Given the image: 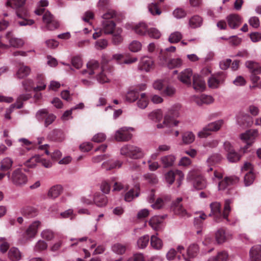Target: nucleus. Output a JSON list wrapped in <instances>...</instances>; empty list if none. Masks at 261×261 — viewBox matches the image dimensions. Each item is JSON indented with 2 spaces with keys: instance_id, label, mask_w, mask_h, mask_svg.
Instances as JSON below:
<instances>
[{
  "instance_id": "nucleus-19",
  "label": "nucleus",
  "mask_w": 261,
  "mask_h": 261,
  "mask_svg": "<svg viewBox=\"0 0 261 261\" xmlns=\"http://www.w3.org/2000/svg\"><path fill=\"white\" fill-rule=\"evenodd\" d=\"M193 100L199 106L203 104L210 105L214 101V98L212 96L206 94H201L197 96H195L193 97Z\"/></svg>"
},
{
  "instance_id": "nucleus-17",
  "label": "nucleus",
  "mask_w": 261,
  "mask_h": 261,
  "mask_svg": "<svg viewBox=\"0 0 261 261\" xmlns=\"http://www.w3.org/2000/svg\"><path fill=\"white\" fill-rule=\"evenodd\" d=\"M165 216H154L151 217L149 221V225L156 231L162 229L164 226Z\"/></svg>"
},
{
  "instance_id": "nucleus-8",
  "label": "nucleus",
  "mask_w": 261,
  "mask_h": 261,
  "mask_svg": "<svg viewBox=\"0 0 261 261\" xmlns=\"http://www.w3.org/2000/svg\"><path fill=\"white\" fill-rule=\"evenodd\" d=\"M180 121L177 120L175 117L165 113L164 116L163 121L162 123H159L156 127L159 129L167 128L171 130L174 127L178 126Z\"/></svg>"
},
{
  "instance_id": "nucleus-63",
  "label": "nucleus",
  "mask_w": 261,
  "mask_h": 261,
  "mask_svg": "<svg viewBox=\"0 0 261 261\" xmlns=\"http://www.w3.org/2000/svg\"><path fill=\"white\" fill-rule=\"evenodd\" d=\"M10 247L9 243L6 241L5 238H0V251L3 253H6Z\"/></svg>"
},
{
  "instance_id": "nucleus-6",
  "label": "nucleus",
  "mask_w": 261,
  "mask_h": 261,
  "mask_svg": "<svg viewBox=\"0 0 261 261\" xmlns=\"http://www.w3.org/2000/svg\"><path fill=\"white\" fill-rule=\"evenodd\" d=\"M258 136V132L257 129H251L246 131L240 135V139L242 141L246 143V145L243 148L245 152L249 146L252 145Z\"/></svg>"
},
{
  "instance_id": "nucleus-35",
  "label": "nucleus",
  "mask_w": 261,
  "mask_h": 261,
  "mask_svg": "<svg viewBox=\"0 0 261 261\" xmlns=\"http://www.w3.org/2000/svg\"><path fill=\"white\" fill-rule=\"evenodd\" d=\"M231 203V201L229 199H226L225 201L224 206L223 213L222 214V219L226 220L227 222H229L230 224L233 225L234 222H230L229 219H228V215L229 212L231 211V206L230 204Z\"/></svg>"
},
{
  "instance_id": "nucleus-42",
  "label": "nucleus",
  "mask_w": 261,
  "mask_h": 261,
  "mask_svg": "<svg viewBox=\"0 0 261 261\" xmlns=\"http://www.w3.org/2000/svg\"><path fill=\"white\" fill-rule=\"evenodd\" d=\"M149 99L145 93H142L140 94V97L138 98L137 105V106L141 109H145L148 105Z\"/></svg>"
},
{
  "instance_id": "nucleus-11",
  "label": "nucleus",
  "mask_w": 261,
  "mask_h": 261,
  "mask_svg": "<svg viewBox=\"0 0 261 261\" xmlns=\"http://www.w3.org/2000/svg\"><path fill=\"white\" fill-rule=\"evenodd\" d=\"M224 148L227 153V159L229 162H236L241 159V156L234 150L231 144L228 142L224 143Z\"/></svg>"
},
{
  "instance_id": "nucleus-53",
  "label": "nucleus",
  "mask_w": 261,
  "mask_h": 261,
  "mask_svg": "<svg viewBox=\"0 0 261 261\" xmlns=\"http://www.w3.org/2000/svg\"><path fill=\"white\" fill-rule=\"evenodd\" d=\"M199 250V248L197 245L193 244L190 245L187 249V255L189 258L195 257Z\"/></svg>"
},
{
  "instance_id": "nucleus-49",
  "label": "nucleus",
  "mask_w": 261,
  "mask_h": 261,
  "mask_svg": "<svg viewBox=\"0 0 261 261\" xmlns=\"http://www.w3.org/2000/svg\"><path fill=\"white\" fill-rule=\"evenodd\" d=\"M22 107V103L20 101H17L16 103L12 104L10 106L9 109H7L5 115L6 119H10L11 118L10 114L13 111L14 108L20 109Z\"/></svg>"
},
{
  "instance_id": "nucleus-34",
  "label": "nucleus",
  "mask_w": 261,
  "mask_h": 261,
  "mask_svg": "<svg viewBox=\"0 0 261 261\" xmlns=\"http://www.w3.org/2000/svg\"><path fill=\"white\" fill-rule=\"evenodd\" d=\"M145 155L144 152L141 148L136 146L132 145L130 158L133 159H140L144 157Z\"/></svg>"
},
{
  "instance_id": "nucleus-57",
  "label": "nucleus",
  "mask_w": 261,
  "mask_h": 261,
  "mask_svg": "<svg viewBox=\"0 0 261 261\" xmlns=\"http://www.w3.org/2000/svg\"><path fill=\"white\" fill-rule=\"evenodd\" d=\"M112 251L118 254H122L125 251L126 248L123 245L120 243H116L112 246Z\"/></svg>"
},
{
  "instance_id": "nucleus-12",
  "label": "nucleus",
  "mask_w": 261,
  "mask_h": 261,
  "mask_svg": "<svg viewBox=\"0 0 261 261\" xmlns=\"http://www.w3.org/2000/svg\"><path fill=\"white\" fill-rule=\"evenodd\" d=\"M41 225V223L39 221H35L32 222L24 233V239L28 240L35 238Z\"/></svg>"
},
{
  "instance_id": "nucleus-37",
  "label": "nucleus",
  "mask_w": 261,
  "mask_h": 261,
  "mask_svg": "<svg viewBox=\"0 0 261 261\" xmlns=\"http://www.w3.org/2000/svg\"><path fill=\"white\" fill-rule=\"evenodd\" d=\"M63 188L61 185H57L53 186L48 192V196L55 199L58 197L62 192Z\"/></svg>"
},
{
  "instance_id": "nucleus-47",
  "label": "nucleus",
  "mask_w": 261,
  "mask_h": 261,
  "mask_svg": "<svg viewBox=\"0 0 261 261\" xmlns=\"http://www.w3.org/2000/svg\"><path fill=\"white\" fill-rule=\"evenodd\" d=\"M22 215L28 217H33L36 214V209L31 206H25L21 209Z\"/></svg>"
},
{
  "instance_id": "nucleus-15",
  "label": "nucleus",
  "mask_w": 261,
  "mask_h": 261,
  "mask_svg": "<svg viewBox=\"0 0 261 261\" xmlns=\"http://www.w3.org/2000/svg\"><path fill=\"white\" fill-rule=\"evenodd\" d=\"M112 59L116 60L119 64H131L137 61L136 57H129L127 54H116L113 55Z\"/></svg>"
},
{
  "instance_id": "nucleus-10",
  "label": "nucleus",
  "mask_w": 261,
  "mask_h": 261,
  "mask_svg": "<svg viewBox=\"0 0 261 261\" xmlns=\"http://www.w3.org/2000/svg\"><path fill=\"white\" fill-rule=\"evenodd\" d=\"M36 118L42 121L45 119L44 125L46 127L51 124L55 120L56 117L53 114H49L46 109H41L36 113Z\"/></svg>"
},
{
  "instance_id": "nucleus-36",
  "label": "nucleus",
  "mask_w": 261,
  "mask_h": 261,
  "mask_svg": "<svg viewBox=\"0 0 261 261\" xmlns=\"http://www.w3.org/2000/svg\"><path fill=\"white\" fill-rule=\"evenodd\" d=\"M158 236V234L156 233L150 237V245L153 249L160 250L163 247V243L162 240Z\"/></svg>"
},
{
  "instance_id": "nucleus-50",
  "label": "nucleus",
  "mask_w": 261,
  "mask_h": 261,
  "mask_svg": "<svg viewBox=\"0 0 261 261\" xmlns=\"http://www.w3.org/2000/svg\"><path fill=\"white\" fill-rule=\"evenodd\" d=\"M25 3V0H7V5L14 9L22 7Z\"/></svg>"
},
{
  "instance_id": "nucleus-58",
  "label": "nucleus",
  "mask_w": 261,
  "mask_h": 261,
  "mask_svg": "<svg viewBox=\"0 0 261 261\" xmlns=\"http://www.w3.org/2000/svg\"><path fill=\"white\" fill-rule=\"evenodd\" d=\"M173 15L176 19H181L186 16L187 12L182 8H177L173 11Z\"/></svg>"
},
{
  "instance_id": "nucleus-44",
  "label": "nucleus",
  "mask_w": 261,
  "mask_h": 261,
  "mask_svg": "<svg viewBox=\"0 0 261 261\" xmlns=\"http://www.w3.org/2000/svg\"><path fill=\"white\" fill-rule=\"evenodd\" d=\"M223 124L224 121L222 119H220L210 123L206 125V126L208 130L210 132H216L220 129Z\"/></svg>"
},
{
  "instance_id": "nucleus-51",
  "label": "nucleus",
  "mask_w": 261,
  "mask_h": 261,
  "mask_svg": "<svg viewBox=\"0 0 261 261\" xmlns=\"http://www.w3.org/2000/svg\"><path fill=\"white\" fill-rule=\"evenodd\" d=\"M106 11L102 15L101 17L104 20H108V19H112L116 17L117 12L114 10L110 8L107 9L105 10Z\"/></svg>"
},
{
  "instance_id": "nucleus-3",
  "label": "nucleus",
  "mask_w": 261,
  "mask_h": 261,
  "mask_svg": "<svg viewBox=\"0 0 261 261\" xmlns=\"http://www.w3.org/2000/svg\"><path fill=\"white\" fill-rule=\"evenodd\" d=\"M197 169H192L189 171L187 177L188 181H192L194 187L197 190H201L206 187L205 179L197 173Z\"/></svg>"
},
{
  "instance_id": "nucleus-9",
  "label": "nucleus",
  "mask_w": 261,
  "mask_h": 261,
  "mask_svg": "<svg viewBox=\"0 0 261 261\" xmlns=\"http://www.w3.org/2000/svg\"><path fill=\"white\" fill-rule=\"evenodd\" d=\"M249 70L251 72L250 80L253 83V85L250 86L251 89H254L255 88H261V82H259V77L258 74L261 73L260 66H248Z\"/></svg>"
},
{
  "instance_id": "nucleus-31",
  "label": "nucleus",
  "mask_w": 261,
  "mask_h": 261,
  "mask_svg": "<svg viewBox=\"0 0 261 261\" xmlns=\"http://www.w3.org/2000/svg\"><path fill=\"white\" fill-rule=\"evenodd\" d=\"M8 256L12 261H19L22 257V253L16 247H12L8 251Z\"/></svg>"
},
{
  "instance_id": "nucleus-28",
  "label": "nucleus",
  "mask_w": 261,
  "mask_h": 261,
  "mask_svg": "<svg viewBox=\"0 0 261 261\" xmlns=\"http://www.w3.org/2000/svg\"><path fill=\"white\" fill-rule=\"evenodd\" d=\"M122 163L123 162L119 160L108 161L103 162L102 164V167L106 170H111L121 168L122 165Z\"/></svg>"
},
{
  "instance_id": "nucleus-20",
  "label": "nucleus",
  "mask_w": 261,
  "mask_h": 261,
  "mask_svg": "<svg viewBox=\"0 0 261 261\" xmlns=\"http://www.w3.org/2000/svg\"><path fill=\"white\" fill-rule=\"evenodd\" d=\"M211 213L210 216L214 215L216 218V221L218 222L222 221V214L221 213V204L219 202H214L211 204Z\"/></svg>"
},
{
  "instance_id": "nucleus-43",
  "label": "nucleus",
  "mask_w": 261,
  "mask_h": 261,
  "mask_svg": "<svg viewBox=\"0 0 261 261\" xmlns=\"http://www.w3.org/2000/svg\"><path fill=\"white\" fill-rule=\"evenodd\" d=\"M195 139V136L193 132L187 131L182 135V141L185 144H190L193 143Z\"/></svg>"
},
{
  "instance_id": "nucleus-52",
  "label": "nucleus",
  "mask_w": 261,
  "mask_h": 261,
  "mask_svg": "<svg viewBox=\"0 0 261 261\" xmlns=\"http://www.w3.org/2000/svg\"><path fill=\"white\" fill-rule=\"evenodd\" d=\"M182 36L179 32H175L171 33L168 38V41L171 43L178 42L182 38Z\"/></svg>"
},
{
  "instance_id": "nucleus-32",
  "label": "nucleus",
  "mask_w": 261,
  "mask_h": 261,
  "mask_svg": "<svg viewBox=\"0 0 261 261\" xmlns=\"http://www.w3.org/2000/svg\"><path fill=\"white\" fill-rule=\"evenodd\" d=\"M15 76L17 79H23L29 75L31 69L29 66H17Z\"/></svg>"
},
{
  "instance_id": "nucleus-23",
  "label": "nucleus",
  "mask_w": 261,
  "mask_h": 261,
  "mask_svg": "<svg viewBox=\"0 0 261 261\" xmlns=\"http://www.w3.org/2000/svg\"><path fill=\"white\" fill-rule=\"evenodd\" d=\"M251 261H261V245L252 247L249 252Z\"/></svg>"
},
{
  "instance_id": "nucleus-56",
  "label": "nucleus",
  "mask_w": 261,
  "mask_h": 261,
  "mask_svg": "<svg viewBox=\"0 0 261 261\" xmlns=\"http://www.w3.org/2000/svg\"><path fill=\"white\" fill-rule=\"evenodd\" d=\"M175 176V170H170L165 174L166 182L169 185H172L174 182Z\"/></svg>"
},
{
  "instance_id": "nucleus-27",
  "label": "nucleus",
  "mask_w": 261,
  "mask_h": 261,
  "mask_svg": "<svg viewBox=\"0 0 261 261\" xmlns=\"http://www.w3.org/2000/svg\"><path fill=\"white\" fill-rule=\"evenodd\" d=\"M203 23L202 18L198 15H195L189 19L188 25L191 29H196L200 27Z\"/></svg>"
},
{
  "instance_id": "nucleus-62",
  "label": "nucleus",
  "mask_w": 261,
  "mask_h": 261,
  "mask_svg": "<svg viewBox=\"0 0 261 261\" xmlns=\"http://www.w3.org/2000/svg\"><path fill=\"white\" fill-rule=\"evenodd\" d=\"M255 176L252 172H248L244 177L245 186H248L252 184L254 180Z\"/></svg>"
},
{
  "instance_id": "nucleus-60",
  "label": "nucleus",
  "mask_w": 261,
  "mask_h": 261,
  "mask_svg": "<svg viewBox=\"0 0 261 261\" xmlns=\"http://www.w3.org/2000/svg\"><path fill=\"white\" fill-rule=\"evenodd\" d=\"M22 85L26 91L34 90V82L32 79H27L22 82Z\"/></svg>"
},
{
  "instance_id": "nucleus-24",
  "label": "nucleus",
  "mask_w": 261,
  "mask_h": 261,
  "mask_svg": "<svg viewBox=\"0 0 261 261\" xmlns=\"http://www.w3.org/2000/svg\"><path fill=\"white\" fill-rule=\"evenodd\" d=\"M102 25V30L106 34H112L116 32L114 31L116 24L113 20H103Z\"/></svg>"
},
{
  "instance_id": "nucleus-59",
  "label": "nucleus",
  "mask_w": 261,
  "mask_h": 261,
  "mask_svg": "<svg viewBox=\"0 0 261 261\" xmlns=\"http://www.w3.org/2000/svg\"><path fill=\"white\" fill-rule=\"evenodd\" d=\"M142 48L141 43L136 40L132 41L129 45V49L132 52H137Z\"/></svg>"
},
{
  "instance_id": "nucleus-13",
  "label": "nucleus",
  "mask_w": 261,
  "mask_h": 261,
  "mask_svg": "<svg viewBox=\"0 0 261 261\" xmlns=\"http://www.w3.org/2000/svg\"><path fill=\"white\" fill-rule=\"evenodd\" d=\"M231 238V233L223 228L218 229L215 233V239L218 244H222Z\"/></svg>"
},
{
  "instance_id": "nucleus-26",
  "label": "nucleus",
  "mask_w": 261,
  "mask_h": 261,
  "mask_svg": "<svg viewBox=\"0 0 261 261\" xmlns=\"http://www.w3.org/2000/svg\"><path fill=\"white\" fill-rule=\"evenodd\" d=\"M192 74V70L190 68H187L182 71L178 76L179 80L184 84L188 86L190 85L191 77Z\"/></svg>"
},
{
  "instance_id": "nucleus-54",
  "label": "nucleus",
  "mask_w": 261,
  "mask_h": 261,
  "mask_svg": "<svg viewBox=\"0 0 261 261\" xmlns=\"http://www.w3.org/2000/svg\"><path fill=\"white\" fill-rule=\"evenodd\" d=\"M222 159V156L219 154H214L210 156L207 160V163L208 166H212L219 163Z\"/></svg>"
},
{
  "instance_id": "nucleus-29",
  "label": "nucleus",
  "mask_w": 261,
  "mask_h": 261,
  "mask_svg": "<svg viewBox=\"0 0 261 261\" xmlns=\"http://www.w3.org/2000/svg\"><path fill=\"white\" fill-rule=\"evenodd\" d=\"M164 115L163 111L161 109H159L150 112L148 114V118L159 123H161V121L164 118Z\"/></svg>"
},
{
  "instance_id": "nucleus-33",
  "label": "nucleus",
  "mask_w": 261,
  "mask_h": 261,
  "mask_svg": "<svg viewBox=\"0 0 261 261\" xmlns=\"http://www.w3.org/2000/svg\"><path fill=\"white\" fill-rule=\"evenodd\" d=\"M133 30L138 35H145L148 34L147 25L144 22H140L133 27Z\"/></svg>"
},
{
  "instance_id": "nucleus-22",
  "label": "nucleus",
  "mask_w": 261,
  "mask_h": 261,
  "mask_svg": "<svg viewBox=\"0 0 261 261\" xmlns=\"http://www.w3.org/2000/svg\"><path fill=\"white\" fill-rule=\"evenodd\" d=\"M108 199L106 196L100 194L99 192H96L93 195V204H95L98 207H103L107 205Z\"/></svg>"
},
{
  "instance_id": "nucleus-61",
  "label": "nucleus",
  "mask_w": 261,
  "mask_h": 261,
  "mask_svg": "<svg viewBox=\"0 0 261 261\" xmlns=\"http://www.w3.org/2000/svg\"><path fill=\"white\" fill-rule=\"evenodd\" d=\"M47 248V243L43 240H39L34 247L35 251H41L45 250Z\"/></svg>"
},
{
  "instance_id": "nucleus-2",
  "label": "nucleus",
  "mask_w": 261,
  "mask_h": 261,
  "mask_svg": "<svg viewBox=\"0 0 261 261\" xmlns=\"http://www.w3.org/2000/svg\"><path fill=\"white\" fill-rule=\"evenodd\" d=\"M107 66H86L85 69L82 71V74L87 77L92 76L93 74L100 72L97 75V80L99 83L104 84L108 83L109 79L106 74V68Z\"/></svg>"
},
{
  "instance_id": "nucleus-38",
  "label": "nucleus",
  "mask_w": 261,
  "mask_h": 261,
  "mask_svg": "<svg viewBox=\"0 0 261 261\" xmlns=\"http://www.w3.org/2000/svg\"><path fill=\"white\" fill-rule=\"evenodd\" d=\"M37 86L34 88V91L37 92L44 90L46 85L44 82V77L42 74H38L36 76Z\"/></svg>"
},
{
  "instance_id": "nucleus-7",
  "label": "nucleus",
  "mask_w": 261,
  "mask_h": 261,
  "mask_svg": "<svg viewBox=\"0 0 261 261\" xmlns=\"http://www.w3.org/2000/svg\"><path fill=\"white\" fill-rule=\"evenodd\" d=\"M134 130V128L132 127H122L115 132L114 139L118 142L128 141L132 137V134L130 132Z\"/></svg>"
},
{
  "instance_id": "nucleus-46",
  "label": "nucleus",
  "mask_w": 261,
  "mask_h": 261,
  "mask_svg": "<svg viewBox=\"0 0 261 261\" xmlns=\"http://www.w3.org/2000/svg\"><path fill=\"white\" fill-rule=\"evenodd\" d=\"M139 196V188H136V189H131L127 192L125 195L124 199L126 201L130 202L135 198Z\"/></svg>"
},
{
  "instance_id": "nucleus-14",
  "label": "nucleus",
  "mask_w": 261,
  "mask_h": 261,
  "mask_svg": "<svg viewBox=\"0 0 261 261\" xmlns=\"http://www.w3.org/2000/svg\"><path fill=\"white\" fill-rule=\"evenodd\" d=\"M181 200L182 199L181 198H178L176 200L172 203L171 208L176 215L185 218L189 217L191 215L182 207L181 204H180V202Z\"/></svg>"
},
{
  "instance_id": "nucleus-45",
  "label": "nucleus",
  "mask_w": 261,
  "mask_h": 261,
  "mask_svg": "<svg viewBox=\"0 0 261 261\" xmlns=\"http://www.w3.org/2000/svg\"><path fill=\"white\" fill-rule=\"evenodd\" d=\"M180 109L181 105L179 103H175L169 108L166 113L177 118L180 115L179 111Z\"/></svg>"
},
{
  "instance_id": "nucleus-48",
  "label": "nucleus",
  "mask_w": 261,
  "mask_h": 261,
  "mask_svg": "<svg viewBox=\"0 0 261 261\" xmlns=\"http://www.w3.org/2000/svg\"><path fill=\"white\" fill-rule=\"evenodd\" d=\"M149 240V236L147 234L141 237L137 241L138 247L140 249L145 248L148 244Z\"/></svg>"
},
{
  "instance_id": "nucleus-41",
  "label": "nucleus",
  "mask_w": 261,
  "mask_h": 261,
  "mask_svg": "<svg viewBox=\"0 0 261 261\" xmlns=\"http://www.w3.org/2000/svg\"><path fill=\"white\" fill-rule=\"evenodd\" d=\"M13 163V161L11 158L6 157L1 162L0 169L3 171H7L11 168Z\"/></svg>"
},
{
  "instance_id": "nucleus-21",
  "label": "nucleus",
  "mask_w": 261,
  "mask_h": 261,
  "mask_svg": "<svg viewBox=\"0 0 261 261\" xmlns=\"http://www.w3.org/2000/svg\"><path fill=\"white\" fill-rule=\"evenodd\" d=\"M228 25L232 29L238 28L242 23L241 17L237 14H231L226 18Z\"/></svg>"
},
{
  "instance_id": "nucleus-30",
  "label": "nucleus",
  "mask_w": 261,
  "mask_h": 261,
  "mask_svg": "<svg viewBox=\"0 0 261 261\" xmlns=\"http://www.w3.org/2000/svg\"><path fill=\"white\" fill-rule=\"evenodd\" d=\"M139 94L138 89L134 88L129 89L126 92L125 96V100L126 101L130 103L135 102L139 98Z\"/></svg>"
},
{
  "instance_id": "nucleus-40",
  "label": "nucleus",
  "mask_w": 261,
  "mask_h": 261,
  "mask_svg": "<svg viewBox=\"0 0 261 261\" xmlns=\"http://www.w3.org/2000/svg\"><path fill=\"white\" fill-rule=\"evenodd\" d=\"M40 155L36 154L32 156L23 163V165L29 168H34L36 167L37 163H39Z\"/></svg>"
},
{
  "instance_id": "nucleus-5",
  "label": "nucleus",
  "mask_w": 261,
  "mask_h": 261,
  "mask_svg": "<svg viewBox=\"0 0 261 261\" xmlns=\"http://www.w3.org/2000/svg\"><path fill=\"white\" fill-rule=\"evenodd\" d=\"M10 179L15 186L19 187L26 185L28 181L27 176L22 172L20 168L13 171Z\"/></svg>"
},
{
  "instance_id": "nucleus-39",
  "label": "nucleus",
  "mask_w": 261,
  "mask_h": 261,
  "mask_svg": "<svg viewBox=\"0 0 261 261\" xmlns=\"http://www.w3.org/2000/svg\"><path fill=\"white\" fill-rule=\"evenodd\" d=\"M228 259V254L225 251L218 252L215 256L210 257L207 261H227Z\"/></svg>"
},
{
  "instance_id": "nucleus-25",
  "label": "nucleus",
  "mask_w": 261,
  "mask_h": 261,
  "mask_svg": "<svg viewBox=\"0 0 261 261\" xmlns=\"http://www.w3.org/2000/svg\"><path fill=\"white\" fill-rule=\"evenodd\" d=\"M175 160V156L172 154L163 155L160 159V162L164 168L172 167L174 165Z\"/></svg>"
},
{
  "instance_id": "nucleus-16",
  "label": "nucleus",
  "mask_w": 261,
  "mask_h": 261,
  "mask_svg": "<svg viewBox=\"0 0 261 261\" xmlns=\"http://www.w3.org/2000/svg\"><path fill=\"white\" fill-rule=\"evenodd\" d=\"M225 77V74L222 72L213 75L208 80L209 87L212 89L217 88L224 82Z\"/></svg>"
},
{
  "instance_id": "nucleus-4",
  "label": "nucleus",
  "mask_w": 261,
  "mask_h": 261,
  "mask_svg": "<svg viewBox=\"0 0 261 261\" xmlns=\"http://www.w3.org/2000/svg\"><path fill=\"white\" fill-rule=\"evenodd\" d=\"M5 38L9 43V45L3 43L0 37V47L19 48L24 44V41L21 38L16 37L12 32H8L5 35Z\"/></svg>"
},
{
  "instance_id": "nucleus-18",
  "label": "nucleus",
  "mask_w": 261,
  "mask_h": 261,
  "mask_svg": "<svg viewBox=\"0 0 261 261\" xmlns=\"http://www.w3.org/2000/svg\"><path fill=\"white\" fill-rule=\"evenodd\" d=\"M193 86L195 90L202 91L206 87L205 81L202 76L197 74H194L193 76Z\"/></svg>"
},
{
  "instance_id": "nucleus-55",
  "label": "nucleus",
  "mask_w": 261,
  "mask_h": 261,
  "mask_svg": "<svg viewBox=\"0 0 261 261\" xmlns=\"http://www.w3.org/2000/svg\"><path fill=\"white\" fill-rule=\"evenodd\" d=\"M41 237L42 239L47 241H50L54 238V232L49 229H45L41 232Z\"/></svg>"
},
{
  "instance_id": "nucleus-64",
  "label": "nucleus",
  "mask_w": 261,
  "mask_h": 261,
  "mask_svg": "<svg viewBox=\"0 0 261 261\" xmlns=\"http://www.w3.org/2000/svg\"><path fill=\"white\" fill-rule=\"evenodd\" d=\"M144 179L149 183L151 184H156L158 181V179L156 176L152 173H147L144 175Z\"/></svg>"
},
{
  "instance_id": "nucleus-1",
  "label": "nucleus",
  "mask_w": 261,
  "mask_h": 261,
  "mask_svg": "<svg viewBox=\"0 0 261 261\" xmlns=\"http://www.w3.org/2000/svg\"><path fill=\"white\" fill-rule=\"evenodd\" d=\"M222 173L216 170L212 176V179L214 182H219L218 189L220 191L229 189L231 186L236 184L239 181V178L237 176L225 177L224 179H222Z\"/></svg>"
}]
</instances>
